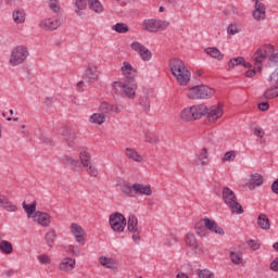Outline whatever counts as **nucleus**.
<instances>
[{"label":"nucleus","instance_id":"obj_17","mask_svg":"<svg viewBox=\"0 0 278 278\" xmlns=\"http://www.w3.org/2000/svg\"><path fill=\"white\" fill-rule=\"evenodd\" d=\"M71 231L75 237L76 242H78V244H86V231L84 230V228H81V226H79L76 223H73L71 225Z\"/></svg>","mask_w":278,"mask_h":278},{"label":"nucleus","instance_id":"obj_53","mask_svg":"<svg viewBox=\"0 0 278 278\" xmlns=\"http://www.w3.org/2000/svg\"><path fill=\"white\" fill-rule=\"evenodd\" d=\"M38 261L40 262V264H43L45 266H48V264H51V258H49V256L45 254L39 255Z\"/></svg>","mask_w":278,"mask_h":278},{"label":"nucleus","instance_id":"obj_49","mask_svg":"<svg viewBox=\"0 0 278 278\" xmlns=\"http://www.w3.org/2000/svg\"><path fill=\"white\" fill-rule=\"evenodd\" d=\"M240 31H242V29L238 27V24H230L227 28V34L229 36H236V34H240Z\"/></svg>","mask_w":278,"mask_h":278},{"label":"nucleus","instance_id":"obj_63","mask_svg":"<svg viewBox=\"0 0 278 278\" xmlns=\"http://www.w3.org/2000/svg\"><path fill=\"white\" fill-rule=\"evenodd\" d=\"M269 61L274 62L275 64H278V52L273 54V52L268 55Z\"/></svg>","mask_w":278,"mask_h":278},{"label":"nucleus","instance_id":"obj_51","mask_svg":"<svg viewBox=\"0 0 278 278\" xmlns=\"http://www.w3.org/2000/svg\"><path fill=\"white\" fill-rule=\"evenodd\" d=\"M51 10H53V12L58 13L60 12V1L59 0H50L49 3Z\"/></svg>","mask_w":278,"mask_h":278},{"label":"nucleus","instance_id":"obj_10","mask_svg":"<svg viewBox=\"0 0 278 278\" xmlns=\"http://www.w3.org/2000/svg\"><path fill=\"white\" fill-rule=\"evenodd\" d=\"M83 79L84 80H80L77 84L78 90H84L81 89V86H84V84H92V81H97L99 79V72L97 71V66H94L93 64H89L83 76Z\"/></svg>","mask_w":278,"mask_h":278},{"label":"nucleus","instance_id":"obj_50","mask_svg":"<svg viewBox=\"0 0 278 278\" xmlns=\"http://www.w3.org/2000/svg\"><path fill=\"white\" fill-rule=\"evenodd\" d=\"M223 162H233L236 160V151L231 150L224 154Z\"/></svg>","mask_w":278,"mask_h":278},{"label":"nucleus","instance_id":"obj_43","mask_svg":"<svg viewBox=\"0 0 278 278\" xmlns=\"http://www.w3.org/2000/svg\"><path fill=\"white\" fill-rule=\"evenodd\" d=\"M195 275L199 278H213L214 273H212L210 269H197Z\"/></svg>","mask_w":278,"mask_h":278},{"label":"nucleus","instance_id":"obj_64","mask_svg":"<svg viewBox=\"0 0 278 278\" xmlns=\"http://www.w3.org/2000/svg\"><path fill=\"white\" fill-rule=\"evenodd\" d=\"M45 105L46 108H51V105H53V98H46Z\"/></svg>","mask_w":278,"mask_h":278},{"label":"nucleus","instance_id":"obj_5","mask_svg":"<svg viewBox=\"0 0 278 278\" xmlns=\"http://www.w3.org/2000/svg\"><path fill=\"white\" fill-rule=\"evenodd\" d=\"M214 97V89L205 85L191 87L188 92L189 99H211Z\"/></svg>","mask_w":278,"mask_h":278},{"label":"nucleus","instance_id":"obj_27","mask_svg":"<svg viewBox=\"0 0 278 278\" xmlns=\"http://www.w3.org/2000/svg\"><path fill=\"white\" fill-rule=\"evenodd\" d=\"M257 225L261 229L268 231V229H270V219H268V215L261 213L257 217Z\"/></svg>","mask_w":278,"mask_h":278},{"label":"nucleus","instance_id":"obj_41","mask_svg":"<svg viewBox=\"0 0 278 278\" xmlns=\"http://www.w3.org/2000/svg\"><path fill=\"white\" fill-rule=\"evenodd\" d=\"M55 238H56V235H55V230L53 229L46 233L45 240L50 249H53L52 243L55 242Z\"/></svg>","mask_w":278,"mask_h":278},{"label":"nucleus","instance_id":"obj_28","mask_svg":"<svg viewBox=\"0 0 278 278\" xmlns=\"http://www.w3.org/2000/svg\"><path fill=\"white\" fill-rule=\"evenodd\" d=\"M175 77L179 86H188V84H190V77H192V74L190 71H185L182 74H178Z\"/></svg>","mask_w":278,"mask_h":278},{"label":"nucleus","instance_id":"obj_48","mask_svg":"<svg viewBox=\"0 0 278 278\" xmlns=\"http://www.w3.org/2000/svg\"><path fill=\"white\" fill-rule=\"evenodd\" d=\"M122 192L127 194V197H135L134 186H129L127 184L122 185Z\"/></svg>","mask_w":278,"mask_h":278},{"label":"nucleus","instance_id":"obj_36","mask_svg":"<svg viewBox=\"0 0 278 278\" xmlns=\"http://www.w3.org/2000/svg\"><path fill=\"white\" fill-rule=\"evenodd\" d=\"M0 251H2L5 255H10L14 251V247L10 241H1L0 242Z\"/></svg>","mask_w":278,"mask_h":278},{"label":"nucleus","instance_id":"obj_44","mask_svg":"<svg viewBox=\"0 0 278 278\" xmlns=\"http://www.w3.org/2000/svg\"><path fill=\"white\" fill-rule=\"evenodd\" d=\"M251 186H262L264 184V177L260 174L252 175V178L250 180Z\"/></svg>","mask_w":278,"mask_h":278},{"label":"nucleus","instance_id":"obj_58","mask_svg":"<svg viewBox=\"0 0 278 278\" xmlns=\"http://www.w3.org/2000/svg\"><path fill=\"white\" fill-rule=\"evenodd\" d=\"M73 160L74 159L72 156H68V155H64V156L61 157V162L63 164H65L66 166H70L72 164Z\"/></svg>","mask_w":278,"mask_h":278},{"label":"nucleus","instance_id":"obj_9","mask_svg":"<svg viewBox=\"0 0 278 278\" xmlns=\"http://www.w3.org/2000/svg\"><path fill=\"white\" fill-rule=\"evenodd\" d=\"M170 22L162 21V20H146L142 24V29L150 33L164 31V29L168 28Z\"/></svg>","mask_w":278,"mask_h":278},{"label":"nucleus","instance_id":"obj_7","mask_svg":"<svg viewBox=\"0 0 278 278\" xmlns=\"http://www.w3.org/2000/svg\"><path fill=\"white\" fill-rule=\"evenodd\" d=\"M29 58V51L25 46H17L11 52L10 64L11 66H18V64H23L25 60Z\"/></svg>","mask_w":278,"mask_h":278},{"label":"nucleus","instance_id":"obj_38","mask_svg":"<svg viewBox=\"0 0 278 278\" xmlns=\"http://www.w3.org/2000/svg\"><path fill=\"white\" fill-rule=\"evenodd\" d=\"M112 29L117 34H127V31H129V26L126 23H116L112 26Z\"/></svg>","mask_w":278,"mask_h":278},{"label":"nucleus","instance_id":"obj_57","mask_svg":"<svg viewBox=\"0 0 278 278\" xmlns=\"http://www.w3.org/2000/svg\"><path fill=\"white\" fill-rule=\"evenodd\" d=\"M248 245L250 247V249H252L253 251H257L260 250V244L257 242H255V240L251 239L248 241Z\"/></svg>","mask_w":278,"mask_h":278},{"label":"nucleus","instance_id":"obj_21","mask_svg":"<svg viewBox=\"0 0 278 278\" xmlns=\"http://www.w3.org/2000/svg\"><path fill=\"white\" fill-rule=\"evenodd\" d=\"M252 16L255 21H266V5L264 3L254 4Z\"/></svg>","mask_w":278,"mask_h":278},{"label":"nucleus","instance_id":"obj_1","mask_svg":"<svg viewBox=\"0 0 278 278\" xmlns=\"http://www.w3.org/2000/svg\"><path fill=\"white\" fill-rule=\"evenodd\" d=\"M122 73L125 77V83H113L111 94H113V97H121V94H125L128 99H136V88H138V84H136V76L138 75V71L131 66V63L124 61Z\"/></svg>","mask_w":278,"mask_h":278},{"label":"nucleus","instance_id":"obj_15","mask_svg":"<svg viewBox=\"0 0 278 278\" xmlns=\"http://www.w3.org/2000/svg\"><path fill=\"white\" fill-rule=\"evenodd\" d=\"M186 244L194 252L195 255H201L203 253V243H199L197 237L193 233H187Z\"/></svg>","mask_w":278,"mask_h":278},{"label":"nucleus","instance_id":"obj_6","mask_svg":"<svg viewBox=\"0 0 278 278\" xmlns=\"http://www.w3.org/2000/svg\"><path fill=\"white\" fill-rule=\"evenodd\" d=\"M109 225L113 231L117 233H123L125 231V227H127V218L119 212H115L109 217Z\"/></svg>","mask_w":278,"mask_h":278},{"label":"nucleus","instance_id":"obj_33","mask_svg":"<svg viewBox=\"0 0 278 278\" xmlns=\"http://www.w3.org/2000/svg\"><path fill=\"white\" fill-rule=\"evenodd\" d=\"M195 233H198L200 238H205V236H207V228L205 227L203 219L195 224Z\"/></svg>","mask_w":278,"mask_h":278},{"label":"nucleus","instance_id":"obj_25","mask_svg":"<svg viewBox=\"0 0 278 278\" xmlns=\"http://www.w3.org/2000/svg\"><path fill=\"white\" fill-rule=\"evenodd\" d=\"M204 53H206V55H210L211 58H213L214 60H217L218 62H222V60H225V54H223V52H220V50H218V48H206L204 49Z\"/></svg>","mask_w":278,"mask_h":278},{"label":"nucleus","instance_id":"obj_3","mask_svg":"<svg viewBox=\"0 0 278 278\" xmlns=\"http://www.w3.org/2000/svg\"><path fill=\"white\" fill-rule=\"evenodd\" d=\"M222 199L229 207V210H231L232 214H244V208H242V205L238 203V197H236V192L229 189V187L223 188Z\"/></svg>","mask_w":278,"mask_h":278},{"label":"nucleus","instance_id":"obj_42","mask_svg":"<svg viewBox=\"0 0 278 278\" xmlns=\"http://www.w3.org/2000/svg\"><path fill=\"white\" fill-rule=\"evenodd\" d=\"M264 99H275V97H278V87L275 88H268L264 94Z\"/></svg>","mask_w":278,"mask_h":278},{"label":"nucleus","instance_id":"obj_11","mask_svg":"<svg viewBox=\"0 0 278 278\" xmlns=\"http://www.w3.org/2000/svg\"><path fill=\"white\" fill-rule=\"evenodd\" d=\"M62 136L70 149H79L75 128H65Z\"/></svg>","mask_w":278,"mask_h":278},{"label":"nucleus","instance_id":"obj_22","mask_svg":"<svg viewBox=\"0 0 278 278\" xmlns=\"http://www.w3.org/2000/svg\"><path fill=\"white\" fill-rule=\"evenodd\" d=\"M132 190L136 194H144L146 197H151L153 194V190H151V186L142 185V184H134Z\"/></svg>","mask_w":278,"mask_h":278},{"label":"nucleus","instance_id":"obj_2","mask_svg":"<svg viewBox=\"0 0 278 278\" xmlns=\"http://www.w3.org/2000/svg\"><path fill=\"white\" fill-rule=\"evenodd\" d=\"M270 53H275V47H273L270 43L258 48L252 56V60L254 61V68L247 71L245 77H254L255 73L262 71V62H264V60H266Z\"/></svg>","mask_w":278,"mask_h":278},{"label":"nucleus","instance_id":"obj_23","mask_svg":"<svg viewBox=\"0 0 278 278\" xmlns=\"http://www.w3.org/2000/svg\"><path fill=\"white\" fill-rule=\"evenodd\" d=\"M60 270L63 273H68L75 268V260L72 257H65L61 261L59 265Z\"/></svg>","mask_w":278,"mask_h":278},{"label":"nucleus","instance_id":"obj_18","mask_svg":"<svg viewBox=\"0 0 278 278\" xmlns=\"http://www.w3.org/2000/svg\"><path fill=\"white\" fill-rule=\"evenodd\" d=\"M62 23L55 17H49L40 22L39 27L46 31H55Z\"/></svg>","mask_w":278,"mask_h":278},{"label":"nucleus","instance_id":"obj_52","mask_svg":"<svg viewBox=\"0 0 278 278\" xmlns=\"http://www.w3.org/2000/svg\"><path fill=\"white\" fill-rule=\"evenodd\" d=\"M75 5L77 10H86L88 2L86 0H75Z\"/></svg>","mask_w":278,"mask_h":278},{"label":"nucleus","instance_id":"obj_20","mask_svg":"<svg viewBox=\"0 0 278 278\" xmlns=\"http://www.w3.org/2000/svg\"><path fill=\"white\" fill-rule=\"evenodd\" d=\"M35 223L41 225V227H49L51 225V215L37 211L33 216Z\"/></svg>","mask_w":278,"mask_h":278},{"label":"nucleus","instance_id":"obj_30","mask_svg":"<svg viewBox=\"0 0 278 278\" xmlns=\"http://www.w3.org/2000/svg\"><path fill=\"white\" fill-rule=\"evenodd\" d=\"M139 105L143 109V112H151V100L149 96H141L139 98Z\"/></svg>","mask_w":278,"mask_h":278},{"label":"nucleus","instance_id":"obj_35","mask_svg":"<svg viewBox=\"0 0 278 278\" xmlns=\"http://www.w3.org/2000/svg\"><path fill=\"white\" fill-rule=\"evenodd\" d=\"M13 20L17 24L23 23L25 21V11L23 9H15L13 11Z\"/></svg>","mask_w":278,"mask_h":278},{"label":"nucleus","instance_id":"obj_61","mask_svg":"<svg viewBox=\"0 0 278 278\" xmlns=\"http://www.w3.org/2000/svg\"><path fill=\"white\" fill-rule=\"evenodd\" d=\"M67 251H70L72 255H79V249L75 245H68Z\"/></svg>","mask_w":278,"mask_h":278},{"label":"nucleus","instance_id":"obj_54","mask_svg":"<svg viewBox=\"0 0 278 278\" xmlns=\"http://www.w3.org/2000/svg\"><path fill=\"white\" fill-rule=\"evenodd\" d=\"M68 166H71L73 170H79L81 168V161L79 162L78 160L73 159Z\"/></svg>","mask_w":278,"mask_h":278},{"label":"nucleus","instance_id":"obj_40","mask_svg":"<svg viewBox=\"0 0 278 278\" xmlns=\"http://www.w3.org/2000/svg\"><path fill=\"white\" fill-rule=\"evenodd\" d=\"M100 112L105 116V114H114V105L108 103V102H102L100 104Z\"/></svg>","mask_w":278,"mask_h":278},{"label":"nucleus","instance_id":"obj_16","mask_svg":"<svg viewBox=\"0 0 278 278\" xmlns=\"http://www.w3.org/2000/svg\"><path fill=\"white\" fill-rule=\"evenodd\" d=\"M169 67H170V72L174 75V77L188 71V67H186V63H184V61H181L179 59L169 60Z\"/></svg>","mask_w":278,"mask_h":278},{"label":"nucleus","instance_id":"obj_29","mask_svg":"<svg viewBox=\"0 0 278 278\" xmlns=\"http://www.w3.org/2000/svg\"><path fill=\"white\" fill-rule=\"evenodd\" d=\"M125 155L128 160H132V162H142V155H140L134 148H126Z\"/></svg>","mask_w":278,"mask_h":278},{"label":"nucleus","instance_id":"obj_62","mask_svg":"<svg viewBox=\"0 0 278 278\" xmlns=\"http://www.w3.org/2000/svg\"><path fill=\"white\" fill-rule=\"evenodd\" d=\"M123 110H125V108L123 106V104H115L113 112H115V114H121V112H123Z\"/></svg>","mask_w":278,"mask_h":278},{"label":"nucleus","instance_id":"obj_31","mask_svg":"<svg viewBox=\"0 0 278 278\" xmlns=\"http://www.w3.org/2000/svg\"><path fill=\"white\" fill-rule=\"evenodd\" d=\"M99 263L104 268H114V266H116V261L114 258H110V257H105V256H101L99 258Z\"/></svg>","mask_w":278,"mask_h":278},{"label":"nucleus","instance_id":"obj_19","mask_svg":"<svg viewBox=\"0 0 278 278\" xmlns=\"http://www.w3.org/2000/svg\"><path fill=\"white\" fill-rule=\"evenodd\" d=\"M203 223L206 227V231H213V233H218V236H225V230L218 226L216 220L204 217Z\"/></svg>","mask_w":278,"mask_h":278},{"label":"nucleus","instance_id":"obj_37","mask_svg":"<svg viewBox=\"0 0 278 278\" xmlns=\"http://www.w3.org/2000/svg\"><path fill=\"white\" fill-rule=\"evenodd\" d=\"M198 162L202 164V166H207L210 164V157H207V149L203 148L198 155Z\"/></svg>","mask_w":278,"mask_h":278},{"label":"nucleus","instance_id":"obj_13","mask_svg":"<svg viewBox=\"0 0 278 278\" xmlns=\"http://www.w3.org/2000/svg\"><path fill=\"white\" fill-rule=\"evenodd\" d=\"M130 49H132V51H136L140 55L141 60H143V62H149V60H151L152 58L151 51L138 41H134L130 45Z\"/></svg>","mask_w":278,"mask_h":278},{"label":"nucleus","instance_id":"obj_59","mask_svg":"<svg viewBox=\"0 0 278 278\" xmlns=\"http://www.w3.org/2000/svg\"><path fill=\"white\" fill-rule=\"evenodd\" d=\"M254 134L257 136V138H264V136H266V132H264V129L261 127H256L254 129Z\"/></svg>","mask_w":278,"mask_h":278},{"label":"nucleus","instance_id":"obj_55","mask_svg":"<svg viewBox=\"0 0 278 278\" xmlns=\"http://www.w3.org/2000/svg\"><path fill=\"white\" fill-rule=\"evenodd\" d=\"M165 244H166L167 247H175V244H177V237H175V236H173V235L169 236V237L167 238Z\"/></svg>","mask_w":278,"mask_h":278},{"label":"nucleus","instance_id":"obj_12","mask_svg":"<svg viewBox=\"0 0 278 278\" xmlns=\"http://www.w3.org/2000/svg\"><path fill=\"white\" fill-rule=\"evenodd\" d=\"M130 49H132V51H136L140 55L141 60H143V62H149V60H151L152 58L151 51L138 41H134L130 45Z\"/></svg>","mask_w":278,"mask_h":278},{"label":"nucleus","instance_id":"obj_56","mask_svg":"<svg viewBox=\"0 0 278 278\" xmlns=\"http://www.w3.org/2000/svg\"><path fill=\"white\" fill-rule=\"evenodd\" d=\"M269 269L273 270V273H278V256L270 263Z\"/></svg>","mask_w":278,"mask_h":278},{"label":"nucleus","instance_id":"obj_47","mask_svg":"<svg viewBox=\"0 0 278 278\" xmlns=\"http://www.w3.org/2000/svg\"><path fill=\"white\" fill-rule=\"evenodd\" d=\"M230 260L236 266L242 264V255L238 252H230Z\"/></svg>","mask_w":278,"mask_h":278},{"label":"nucleus","instance_id":"obj_34","mask_svg":"<svg viewBox=\"0 0 278 278\" xmlns=\"http://www.w3.org/2000/svg\"><path fill=\"white\" fill-rule=\"evenodd\" d=\"M88 3L92 12H96L97 14H101V12H103V5L99 0H88Z\"/></svg>","mask_w":278,"mask_h":278},{"label":"nucleus","instance_id":"obj_26","mask_svg":"<svg viewBox=\"0 0 278 278\" xmlns=\"http://www.w3.org/2000/svg\"><path fill=\"white\" fill-rule=\"evenodd\" d=\"M0 207L7 210V212H16L17 210L16 205L12 204L10 199L3 194H0Z\"/></svg>","mask_w":278,"mask_h":278},{"label":"nucleus","instance_id":"obj_39","mask_svg":"<svg viewBox=\"0 0 278 278\" xmlns=\"http://www.w3.org/2000/svg\"><path fill=\"white\" fill-rule=\"evenodd\" d=\"M22 205H23L24 212H26L28 217L36 214V205H37L36 201H33L31 204H27L23 202Z\"/></svg>","mask_w":278,"mask_h":278},{"label":"nucleus","instance_id":"obj_45","mask_svg":"<svg viewBox=\"0 0 278 278\" xmlns=\"http://www.w3.org/2000/svg\"><path fill=\"white\" fill-rule=\"evenodd\" d=\"M242 62H244V58L238 56L232 58L228 61L229 68H235V66H242Z\"/></svg>","mask_w":278,"mask_h":278},{"label":"nucleus","instance_id":"obj_24","mask_svg":"<svg viewBox=\"0 0 278 278\" xmlns=\"http://www.w3.org/2000/svg\"><path fill=\"white\" fill-rule=\"evenodd\" d=\"M127 229L130 233H139L138 230V217L136 215L130 214L128 216V220L126 222Z\"/></svg>","mask_w":278,"mask_h":278},{"label":"nucleus","instance_id":"obj_4","mask_svg":"<svg viewBox=\"0 0 278 278\" xmlns=\"http://www.w3.org/2000/svg\"><path fill=\"white\" fill-rule=\"evenodd\" d=\"M207 112V106L204 104L193 105L189 109H184L180 113V118L182 121H199L202 116H205Z\"/></svg>","mask_w":278,"mask_h":278},{"label":"nucleus","instance_id":"obj_32","mask_svg":"<svg viewBox=\"0 0 278 278\" xmlns=\"http://www.w3.org/2000/svg\"><path fill=\"white\" fill-rule=\"evenodd\" d=\"M89 122L94 125H103V123H105V115L103 113H93L90 116Z\"/></svg>","mask_w":278,"mask_h":278},{"label":"nucleus","instance_id":"obj_8","mask_svg":"<svg viewBox=\"0 0 278 278\" xmlns=\"http://www.w3.org/2000/svg\"><path fill=\"white\" fill-rule=\"evenodd\" d=\"M80 162L85 168V170L90 175V177H98L99 169L94 164H92V155L88 151H81L79 153Z\"/></svg>","mask_w":278,"mask_h":278},{"label":"nucleus","instance_id":"obj_60","mask_svg":"<svg viewBox=\"0 0 278 278\" xmlns=\"http://www.w3.org/2000/svg\"><path fill=\"white\" fill-rule=\"evenodd\" d=\"M268 108H270V104H268V102L258 103V110H261V112H266Z\"/></svg>","mask_w":278,"mask_h":278},{"label":"nucleus","instance_id":"obj_46","mask_svg":"<svg viewBox=\"0 0 278 278\" xmlns=\"http://www.w3.org/2000/svg\"><path fill=\"white\" fill-rule=\"evenodd\" d=\"M146 141L149 142L150 144H157V142H160V138L157 137V135L148 131L146 134Z\"/></svg>","mask_w":278,"mask_h":278},{"label":"nucleus","instance_id":"obj_14","mask_svg":"<svg viewBox=\"0 0 278 278\" xmlns=\"http://www.w3.org/2000/svg\"><path fill=\"white\" fill-rule=\"evenodd\" d=\"M204 116H207L211 123H216L218 118L223 117V104L213 105L210 109L206 106Z\"/></svg>","mask_w":278,"mask_h":278}]
</instances>
